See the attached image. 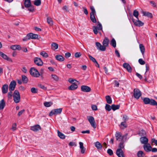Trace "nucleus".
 Wrapping results in <instances>:
<instances>
[{
    "label": "nucleus",
    "mask_w": 157,
    "mask_h": 157,
    "mask_svg": "<svg viewBox=\"0 0 157 157\" xmlns=\"http://www.w3.org/2000/svg\"><path fill=\"white\" fill-rule=\"evenodd\" d=\"M90 9L91 10V12L90 13V19L93 22L96 23L97 21L95 16L96 14L95 10L94 7L92 6H90Z\"/></svg>",
    "instance_id": "nucleus-1"
},
{
    "label": "nucleus",
    "mask_w": 157,
    "mask_h": 157,
    "mask_svg": "<svg viewBox=\"0 0 157 157\" xmlns=\"http://www.w3.org/2000/svg\"><path fill=\"white\" fill-rule=\"evenodd\" d=\"M127 134H126L122 136L120 132H117L115 134L116 138L117 140L119 141H123L124 140H125L127 139Z\"/></svg>",
    "instance_id": "nucleus-2"
},
{
    "label": "nucleus",
    "mask_w": 157,
    "mask_h": 157,
    "mask_svg": "<svg viewBox=\"0 0 157 157\" xmlns=\"http://www.w3.org/2000/svg\"><path fill=\"white\" fill-rule=\"evenodd\" d=\"M13 100L16 103H19L20 100V96L18 91L16 90L13 94Z\"/></svg>",
    "instance_id": "nucleus-3"
},
{
    "label": "nucleus",
    "mask_w": 157,
    "mask_h": 157,
    "mask_svg": "<svg viewBox=\"0 0 157 157\" xmlns=\"http://www.w3.org/2000/svg\"><path fill=\"white\" fill-rule=\"evenodd\" d=\"M143 101L145 104H150L151 105H157V102L154 99H150L147 98H145L143 99Z\"/></svg>",
    "instance_id": "nucleus-4"
},
{
    "label": "nucleus",
    "mask_w": 157,
    "mask_h": 157,
    "mask_svg": "<svg viewBox=\"0 0 157 157\" xmlns=\"http://www.w3.org/2000/svg\"><path fill=\"white\" fill-rule=\"evenodd\" d=\"M29 73L31 75L37 78L40 75V73L34 67H31L30 69Z\"/></svg>",
    "instance_id": "nucleus-5"
},
{
    "label": "nucleus",
    "mask_w": 157,
    "mask_h": 157,
    "mask_svg": "<svg viewBox=\"0 0 157 157\" xmlns=\"http://www.w3.org/2000/svg\"><path fill=\"white\" fill-rule=\"evenodd\" d=\"M38 35L37 34L30 33L28 34L27 36L23 39V41H26L31 39H36L38 38Z\"/></svg>",
    "instance_id": "nucleus-6"
},
{
    "label": "nucleus",
    "mask_w": 157,
    "mask_h": 157,
    "mask_svg": "<svg viewBox=\"0 0 157 157\" xmlns=\"http://www.w3.org/2000/svg\"><path fill=\"white\" fill-rule=\"evenodd\" d=\"M93 28L94 33L97 34L99 32L98 31L102 30V27L101 24L98 22V24L96 26H93Z\"/></svg>",
    "instance_id": "nucleus-7"
},
{
    "label": "nucleus",
    "mask_w": 157,
    "mask_h": 157,
    "mask_svg": "<svg viewBox=\"0 0 157 157\" xmlns=\"http://www.w3.org/2000/svg\"><path fill=\"white\" fill-rule=\"evenodd\" d=\"M87 117L91 126L94 128H96V126L94 117L91 116H88Z\"/></svg>",
    "instance_id": "nucleus-8"
},
{
    "label": "nucleus",
    "mask_w": 157,
    "mask_h": 157,
    "mask_svg": "<svg viewBox=\"0 0 157 157\" xmlns=\"http://www.w3.org/2000/svg\"><path fill=\"white\" fill-rule=\"evenodd\" d=\"M62 111V108L52 110L49 114V116H52L54 115H56L57 114L60 113Z\"/></svg>",
    "instance_id": "nucleus-9"
},
{
    "label": "nucleus",
    "mask_w": 157,
    "mask_h": 157,
    "mask_svg": "<svg viewBox=\"0 0 157 157\" xmlns=\"http://www.w3.org/2000/svg\"><path fill=\"white\" fill-rule=\"evenodd\" d=\"M133 91L134 97L136 99L139 98L141 95V93L140 90L137 89H135Z\"/></svg>",
    "instance_id": "nucleus-10"
},
{
    "label": "nucleus",
    "mask_w": 157,
    "mask_h": 157,
    "mask_svg": "<svg viewBox=\"0 0 157 157\" xmlns=\"http://www.w3.org/2000/svg\"><path fill=\"white\" fill-rule=\"evenodd\" d=\"M34 63L38 66H41L43 64V62L38 57H35L34 59Z\"/></svg>",
    "instance_id": "nucleus-11"
},
{
    "label": "nucleus",
    "mask_w": 157,
    "mask_h": 157,
    "mask_svg": "<svg viewBox=\"0 0 157 157\" xmlns=\"http://www.w3.org/2000/svg\"><path fill=\"white\" fill-rule=\"evenodd\" d=\"M95 44L97 49L102 51L105 50L106 48H105L104 47H103V45H102L100 43L96 42Z\"/></svg>",
    "instance_id": "nucleus-12"
},
{
    "label": "nucleus",
    "mask_w": 157,
    "mask_h": 157,
    "mask_svg": "<svg viewBox=\"0 0 157 157\" xmlns=\"http://www.w3.org/2000/svg\"><path fill=\"white\" fill-rule=\"evenodd\" d=\"M81 89L82 91L86 92H90L91 90L89 87L85 85L82 86L81 87Z\"/></svg>",
    "instance_id": "nucleus-13"
},
{
    "label": "nucleus",
    "mask_w": 157,
    "mask_h": 157,
    "mask_svg": "<svg viewBox=\"0 0 157 157\" xmlns=\"http://www.w3.org/2000/svg\"><path fill=\"white\" fill-rule=\"evenodd\" d=\"M16 82L14 80L12 81L10 84L9 87V90L10 91L13 90L15 87Z\"/></svg>",
    "instance_id": "nucleus-14"
},
{
    "label": "nucleus",
    "mask_w": 157,
    "mask_h": 157,
    "mask_svg": "<svg viewBox=\"0 0 157 157\" xmlns=\"http://www.w3.org/2000/svg\"><path fill=\"white\" fill-rule=\"evenodd\" d=\"M78 87V83H74L68 86V89L69 90H74L76 89Z\"/></svg>",
    "instance_id": "nucleus-15"
},
{
    "label": "nucleus",
    "mask_w": 157,
    "mask_h": 157,
    "mask_svg": "<svg viewBox=\"0 0 157 157\" xmlns=\"http://www.w3.org/2000/svg\"><path fill=\"white\" fill-rule=\"evenodd\" d=\"M132 21L134 24L137 26H143L144 25V23L140 21L138 19V20H135L133 19H132Z\"/></svg>",
    "instance_id": "nucleus-16"
},
{
    "label": "nucleus",
    "mask_w": 157,
    "mask_h": 157,
    "mask_svg": "<svg viewBox=\"0 0 157 157\" xmlns=\"http://www.w3.org/2000/svg\"><path fill=\"white\" fill-rule=\"evenodd\" d=\"M144 150L147 152H149L151 151L152 147L150 144H147L143 146Z\"/></svg>",
    "instance_id": "nucleus-17"
},
{
    "label": "nucleus",
    "mask_w": 157,
    "mask_h": 157,
    "mask_svg": "<svg viewBox=\"0 0 157 157\" xmlns=\"http://www.w3.org/2000/svg\"><path fill=\"white\" fill-rule=\"evenodd\" d=\"M123 67L124 68L126 69L128 72H131L132 68L129 64L124 63L123 64Z\"/></svg>",
    "instance_id": "nucleus-18"
},
{
    "label": "nucleus",
    "mask_w": 157,
    "mask_h": 157,
    "mask_svg": "<svg viewBox=\"0 0 157 157\" xmlns=\"http://www.w3.org/2000/svg\"><path fill=\"white\" fill-rule=\"evenodd\" d=\"M109 39L107 37L105 38L102 42L103 46L105 48L109 45Z\"/></svg>",
    "instance_id": "nucleus-19"
},
{
    "label": "nucleus",
    "mask_w": 157,
    "mask_h": 157,
    "mask_svg": "<svg viewBox=\"0 0 157 157\" xmlns=\"http://www.w3.org/2000/svg\"><path fill=\"white\" fill-rule=\"evenodd\" d=\"M116 154L118 157H124L123 151L121 149H117V150Z\"/></svg>",
    "instance_id": "nucleus-20"
},
{
    "label": "nucleus",
    "mask_w": 157,
    "mask_h": 157,
    "mask_svg": "<svg viewBox=\"0 0 157 157\" xmlns=\"http://www.w3.org/2000/svg\"><path fill=\"white\" fill-rule=\"evenodd\" d=\"M0 56L4 59L9 61L12 62V59L8 57L6 54H4V53L1 51H0Z\"/></svg>",
    "instance_id": "nucleus-21"
},
{
    "label": "nucleus",
    "mask_w": 157,
    "mask_h": 157,
    "mask_svg": "<svg viewBox=\"0 0 157 157\" xmlns=\"http://www.w3.org/2000/svg\"><path fill=\"white\" fill-rule=\"evenodd\" d=\"M30 129L34 132H37L41 129L40 126L39 125H35L31 127Z\"/></svg>",
    "instance_id": "nucleus-22"
},
{
    "label": "nucleus",
    "mask_w": 157,
    "mask_h": 157,
    "mask_svg": "<svg viewBox=\"0 0 157 157\" xmlns=\"http://www.w3.org/2000/svg\"><path fill=\"white\" fill-rule=\"evenodd\" d=\"M140 140L142 144H147L148 142V139L145 136L142 137L140 138Z\"/></svg>",
    "instance_id": "nucleus-23"
},
{
    "label": "nucleus",
    "mask_w": 157,
    "mask_h": 157,
    "mask_svg": "<svg viewBox=\"0 0 157 157\" xmlns=\"http://www.w3.org/2000/svg\"><path fill=\"white\" fill-rule=\"evenodd\" d=\"M79 144L80 148L81 149V152L83 154L86 151V148L83 146V143L80 142H79Z\"/></svg>",
    "instance_id": "nucleus-24"
},
{
    "label": "nucleus",
    "mask_w": 157,
    "mask_h": 157,
    "mask_svg": "<svg viewBox=\"0 0 157 157\" xmlns=\"http://www.w3.org/2000/svg\"><path fill=\"white\" fill-rule=\"evenodd\" d=\"M10 48L14 50L16 49L20 50H21V47L18 45H12L10 46Z\"/></svg>",
    "instance_id": "nucleus-25"
},
{
    "label": "nucleus",
    "mask_w": 157,
    "mask_h": 157,
    "mask_svg": "<svg viewBox=\"0 0 157 157\" xmlns=\"http://www.w3.org/2000/svg\"><path fill=\"white\" fill-rule=\"evenodd\" d=\"M56 59L60 62H62L64 60V58L61 55H57L55 56Z\"/></svg>",
    "instance_id": "nucleus-26"
},
{
    "label": "nucleus",
    "mask_w": 157,
    "mask_h": 157,
    "mask_svg": "<svg viewBox=\"0 0 157 157\" xmlns=\"http://www.w3.org/2000/svg\"><path fill=\"white\" fill-rule=\"evenodd\" d=\"M8 86L7 84H5L3 85L2 89V92L3 94H6L8 91Z\"/></svg>",
    "instance_id": "nucleus-27"
},
{
    "label": "nucleus",
    "mask_w": 157,
    "mask_h": 157,
    "mask_svg": "<svg viewBox=\"0 0 157 157\" xmlns=\"http://www.w3.org/2000/svg\"><path fill=\"white\" fill-rule=\"evenodd\" d=\"M6 105V103L4 100L3 99L0 101V110L3 109Z\"/></svg>",
    "instance_id": "nucleus-28"
},
{
    "label": "nucleus",
    "mask_w": 157,
    "mask_h": 157,
    "mask_svg": "<svg viewBox=\"0 0 157 157\" xmlns=\"http://www.w3.org/2000/svg\"><path fill=\"white\" fill-rule=\"evenodd\" d=\"M139 47L143 56L144 57L145 49L144 47L143 44H140L139 45Z\"/></svg>",
    "instance_id": "nucleus-29"
},
{
    "label": "nucleus",
    "mask_w": 157,
    "mask_h": 157,
    "mask_svg": "<svg viewBox=\"0 0 157 157\" xmlns=\"http://www.w3.org/2000/svg\"><path fill=\"white\" fill-rule=\"evenodd\" d=\"M24 4L25 7H29L31 5V2L30 0H25Z\"/></svg>",
    "instance_id": "nucleus-30"
},
{
    "label": "nucleus",
    "mask_w": 157,
    "mask_h": 157,
    "mask_svg": "<svg viewBox=\"0 0 157 157\" xmlns=\"http://www.w3.org/2000/svg\"><path fill=\"white\" fill-rule=\"evenodd\" d=\"M58 45L57 43H53L52 44L51 48L53 50H56L58 49Z\"/></svg>",
    "instance_id": "nucleus-31"
},
{
    "label": "nucleus",
    "mask_w": 157,
    "mask_h": 157,
    "mask_svg": "<svg viewBox=\"0 0 157 157\" xmlns=\"http://www.w3.org/2000/svg\"><path fill=\"white\" fill-rule=\"evenodd\" d=\"M88 56H89L90 59L94 63H95L97 64V65L98 66V67H99V64H98V62L96 60V59L94 58L93 57H92V56H90L89 55H88Z\"/></svg>",
    "instance_id": "nucleus-32"
},
{
    "label": "nucleus",
    "mask_w": 157,
    "mask_h": 157,
    "mask_svg": "<svg viewBox=\"0 0 157 157\" xmlns=\"http://www.w3.org/2000/svg\"><path fill=\"white\" fill-rule=\"evenodd\" d=\"M58 135L61 139H63L65 138V136L63 133L58 130Z\"/></svg>",
    "instance_id": "nucleus-33"
},
{
    "label": "nucleus",
    "mask_w": 157,
    "mask_h": 157,
    "mask_svg": "<svg viewBox=\"0 0 157 157\" xmlns=\"http://www.w3.org/2000/svg\"><path fill=\"white\" fill-rule=\"evenodd\" d=\"M110 44L114 48L116 47V43L114 38H113L112 40H111L110 41Z\"/></svg>",
    "instance_id": "nucleus-34"
},
{
    "label": "nucleus",
    "mask_w": 157,
    "mask_h": 157,
    "mask_svg": "<svg viewBox=\"0 0 157 157\" xmlns=\"http://www.w3.org/2000/svg\"><path fill=\"white\" fill-rule=\"evenodd\" d=\"M143 15L145 16H146L148 17L151 18L152 17V14L150 13H149L148 12H143Z\"/></svg>",
    "instance_id": "nucleus-35"
},
{
    "label": "nucleus",
    "mask_w": 157,
    "mask_h": 157,
    "mask_svg": "<svg viewBox=\"0 0 157 157\" xmlns=\"http://www.w3.org/2000/svg\"><path fill=\"white\" fill-rule=\"evenodd\" d=\"M120 107V106L119 105H115L114 104H113L112 105V109L113 111H115L117 109H119Z\"/></svg>",
    "instance_id": "nucleus-36"
},
{
    "label": "nucleus",
    "mask_w": 157,
    "mask_h": 157,
    "mask_svg": "<svg viewBox=\"0 0 157 157\" xmlns=\"http://www.w3.org/2000/svg\"><path fill=\"white\" fill-rule=\"evenodd\" d=\"M95 146L98 149H101L102 147V145L99 142L97 141L95 143Z\"/></svg>",
    "instance_id": "nucleus-37"
},
{
    "label": "nucleus",
    "mask_w": 157,
    "mask_h": 157,
    "mask_svg": "<svg viewBox=\"0 0 157 157\" xmlns=\"http://www.w3.org/2000/svg\"><path fill=\"white\" fill-rule=\"evenodd\" d=\"M47 22L50 25H53V22L52 18L49 17H48L47 18Z\"/></svg>",
    "instance_id": "nucleus-38"
},
{
    "label": "nucleus",
    "mask_w": 157,
    "mask_h": 157,
    "mask_svg": "<svg viewBox=\"0 0 157 157\" xmlns=\"http://www.w3.org/2000/svg\"><path fill=\"white\" fill-rule=\"evenodd\" d=\"M125 140L123 141H121V142L120 143L119 145V148L118 149H121L122 150V149L124 148V142L125 141Z\"/></svg>",
    "instance_id": "nucleus-39"
},
{
    "label": "nucleus",
    "mask_w": 157,
    "mask_h": 157,
    "mask_svg": "<svg viewBox=\"0 0 157 157\" xmlns=\"http://www.w3.org/2000/svg\"><path fill=\"white\" fill-rule=\"evenodd\" d=\"M105 98L108 104H111L112 102V100L111 97L109 95L106 96Z\"/></svg>",
    "instance_id": "nucleus-40"
},
{
    "label": "nucleus",
    "mask_w": 157,
    "mask_h": 157,
    "mask_svg": "<svg viewBox=\"0 0 157 157\" xmlns=\"http://www.w3.org/2000/svg\"><path fill=\"white\" fill-rule=\"evenodd\" d=\"M53 104L52 102L51 101L45 102L44 103V105L46 107H49Z\"/></svg>",
    "instance_id": "nucleus-41"
},
{
    "label": "nucleus",
    "mask_w": 157,
    "mask_h": 157,
    "mask_svg": "<svg viewBox=\"0 0 157 157\" xmlns=\"http://www.w3.org/2000/svg\"><path fill=\"white\" fill-rule=\"evenodd\" d=\"M137 155L138 157H144L145 154L142 151H140L137 152Z\"/></svg>",
    "instance_id": "nucleus-42"
},
{
    "label": "nucleus",
    "mask_w": 157,
    "mask_h": 157,
    "mask_svg": "<svg viewBox=\"0 0 157 157\" xmlns=\"http://www.w3.org/2000/svg\"><path fill=\"white\" fill-rule=\"evenodd\" d=\"M133 15L137 19H139L138 16L139 15V12L137 10H135L133 11Z\"/></svg>",
    "instance_id": "nucleus-43"
},
{
    "label": "nucleus",
    "mask_w": 157,
    "mask_h": 157,
    "mask_svg": "<svg viewBox=\"0 0 157 157\" xmlns=\"http://www.w3.org/2000/svg\"><path fill=\"white\" fill-rule=\"evenodd\" d=\"M105 109L107 111H110L112 109V106H111L109 104H106L105 107Z\"/></svg>",
    "instance_id": "nucleus-44"
},
{
    "label": "nucleus",
    "mask_w": 157,
    "mask_h": 157,
    "mask_svg": "<svg viewBox=\"0 0 157 157\" xmlns=\"http://www.w3.org/2000/svg\"><path fill=\"white\" fill-rule=\"evenodd\" d=\"M41 0H35L34 2V4L36 6H40L41 4Z\"/></svg>",
    "instance_id": "nucleus-45"
},
{
    "label": "nucleus",
    "mask_w": 157,
    "mask_h": 157,
    "mask_svg": "<svg viewBox=\"0 0 157 157\" xmlns=\"http://www.w3.org/2000/svg\"><path fill=\"white\" fill-rule=\"evenodd\" d=\"M68 81L72 84H74V83H78V82L75 80V79H69Z\"/></svg>",
    "instance_id": "nucleus-46"
},
{
    "label": "nucleus",
    "mask_w": 157,
    "mask_h": 157,
    "mask_svg": "<svg viewBox=\"0 0 157 157\" xmlns=\"http://www.w3.org/2000/svg\"><path fill=\"white\" fill-rule=\"evenodd\" d=\"M40 54L42 55L43 57L47 58L48 57V53L45 52L44 51H42L40 52Z\"/></svg>",
    "instance_id": "nucleus-47"
},
{
    "label": "nucleus",
    "mask_w": 157,
    "mask_h": 157,
    "mask_svg": "<svg viewBox=\"0 0 157 157\" xmlns=\"http://www.w3.org/2000/svg\"><path fill=\"white\" fill-rule=\"evenodd\" d=\"M31 91L32 93H36L37 92V90L35 88L33 87L31 89Z\"/></svg>",
    "instance_id": "nucleus-48"
},
{
    "label": "nucleus",
    "mask_w": 157,
    "mask_h": 157,
    "mask_svg": "<svg viewBox=\"0 0 157 157\" xmlns=\"http://www.w3.org/2000/svg\"><path fill=\"white\" fill-rule=\"evenodd\" d=\"M138 62L141 65H144L145 63V62L142 59H140L138 60Z\"/></svg>",
    "instance_id": "nucleus-49"
},
{
    "label": "nucleus",
    "mask_w": 157,
    "mask_h": 157,
    "mask_svg": "<svg viewBox=\"0 0 157 157\" xmlns=\"http://www.w3.org/2000/svg\"><path fill=\"white\" fill-rule=\"evenodd\" d=\"M114 87H118L119 85V82L117 81L116 80H115L114 81Z\"/></svg>",
    "instance_id": "nucleus-50"
},
{
    "label": "nucleus",
    "mask_w": 157,
    "mask_h": 157,
    "mask_svg": "<svg viewBox=\"0 0 157 157\" xmlns=\"http://www.w3.org/2000/svg\"><path fill=\"white\" fill-rule=\"evenodd\" d=\"M10 91L9 92L8 94V97L9 99H10L12 97V96L13 95V94L12 92V91Z\"/></svg>",
    "instance_id": "nucleus-51"
},
{
    "label": "nucleus",
    "mask_w": 157,
    "mask_h": 157,
    "mask_svg": "<svg viewBox=\"0 0 157 157\" xmlns=\"http://www.w3.org/2000/svg\"><path fill=\"white\" fill-rule=\"evenodd\" d=\"M121 125L124 128H126L127 127V125L126 123V122L125 121L122 122L121 123Z\"/></svg>",
    "instance_id": "nucleus-52"
},
{
    "label": "nucleus",
    "mask_w": 157,
    "mask_h": 157,
    "mask_svg": "<svg viewBox=\"0 0 157 157\" xmlns=\"http://www.w3.org/2000/svg\"><path fill=\"white\" fill-rule=\"evenodd\" d=\"M107 152L110 155H112L113 154L112 150L110 149H108Z\"/></svg>",
    "instance_id": "nucleus-53"
},
{
    "label": "nucleus",
    "mask_w": 157,
    "mask_h": 157,
    "mask_svg": "<svg viewBox=\"0 0 157 157\" xmlns=\"http://www.w3.org/2000/svg\"><path fill=\"white\" fill-rule=\"evenodd\" d=\"M28 10L30 12H33L34 10V8L33 6L31 5H30V6L28 7Z\"/></svg>",
    "instance_id": "nucleus-54"
},
{
    "label": "nucleus",
    "mask_w": 157,
    "mask_h": 157,
    "mask_svg": "<svg viewBox=\"0 0 157 157\" xmlns=\"http://www.w3.org/2000/svg\"><path fill=\"white\" fill-rule=\"evenodd\" d=\"M81 53L77 52L75 53V56L76 58H78L81 56Z\"/></svg>",
    "instance_id": "nucleus-55"
},
{
    "label": "nucleus",
    "mask_w": 157,
    "mask_h": 157,
    "mask_svg": "<svg viewBox=\"0 0 157 157\" xmlns=\"http://www.w3.org/2000/svg\"><path fill=\"white\" fill-rule=\"evenodd\" d=\"M123 119L124 121L126 122L128 120V118L127 116L124 115L123 116Z\"/></svg>",
    "instance_id": "nucleus-56"
},
{
    "label": "nucleus",
    "mask_w": 157,
    "mask_h": 157,
    "mask_svg": "<svg viewBox=\"0 0 157 157\" xmlns=\"http://www.w3.org/2000/svg\"><path fill=\"white\" fill-rule=\"evenodd\" d=\"M146 134L145 131L143 130H141L139 133V134L140 136H144Z\"/></svg>",
    "instance_id": "nucleus-57"
},
{
    "label": "nucleus",
    "mask_w": 157,
    "mask_h": 157,
    "mask_svg": "<svg viewBox=\"0 0 157 157\" xmlns=\"http://www.w3.org/2000/svg\"><path fill=\"white\" fill-rule=\"evenodd\" d=\"M62 9L66 12H67L69 11L68 7L66 6H63Z\"/></svg>",
    "instance_id": "nucleus-58"
},
{
    "label": "nucleus",
    "mask_w": 157,
    "mask_h": 157,
    "mask_svg": "<svg viewBox=\"0 0 157 157\" xmlns=\"http://www.w3.org/2000/svg\"><path fill=\"white\" fill-rule=\"evenodd\" d=\"M83 9V11L84 12V13L86 14V15H87L88 14V11L86 9V8L85 7H82Z\"/></svg>",
    "instance_id": "nucleus-59"
},
{
    "label": "nucleus",
    "mask_w": 157,
    "mask_h": 157,
    "mask_svg": "<svg viewBox=\"0 0 157 157\" xmlns=\"http://www.w3.org/2000/svg\"><path fill=\"white\" fill-rule=\"evenodd\" d=\"M12 129L13 131L15 130L16 129V124L15 123L13 124L12 127Z\"/></svg>",
    "instance_id": "nucleus-60"
},
{
    "label": "nucleus",
    "mask_w": 157,
    "mask_h": 157,
    "mask_svg": "<svg viewBox=\"0 0 157 157\" xmlns=\"http://www.w3.org/2000/svg\"><path fill=\"white\" fill-rule=\"evenodd\" d=\"M91 108L93 110H97V106L95 105H91Z\"/></svg>",
    "instance_id": "nucleus-61"
},
{
    "label": "nucleus",
    "mask_w": 157,
    "mask_h": 157,
    "mask_svg": "<svg viewBox=\"0 0 157 157\" xmlns=\"http://www.w3.org/2000/svg\"><path fill=\"white\" fill-rule=\"evenodd\" d=\"M71 56V54L70 53L67 52L65 54V57L66 58H67L70 57Z\"/></svg>",
    "instance_id": "nucleus-62"
},
{
    "label": "nucleus",
    "mask_w": 157,
    "mask_h": 157,
    "mask_svg": "<svg viewBox=\"0 0 157 157\" xmlns=\"http://www.w3.org/2000/svg\"><path fill=\"white\" fill-rule=\"evenodd\" d=\"M150 2L152 6L154 7H157L156 5V4L154 1H151Z\"/></svg>",
    "instance_id": "nucleus-63"
},
{
    "label": "nucleus",
    "mask_w": 157,
    "mask_h": 157,
    "mask_svg": "<svg viewBox=\"0 0 157 157\" xmlns=\"http://www.w3.org/2000/svg\"><path fill=\"white\" fill-rule=\"evenodd\" d=\"M151 142L152 143H155L156 145H157V140H156L154 138H152L151 140Z\"/></svg>",
    "instance_id": "nucleus-64"
}]
</instances>
